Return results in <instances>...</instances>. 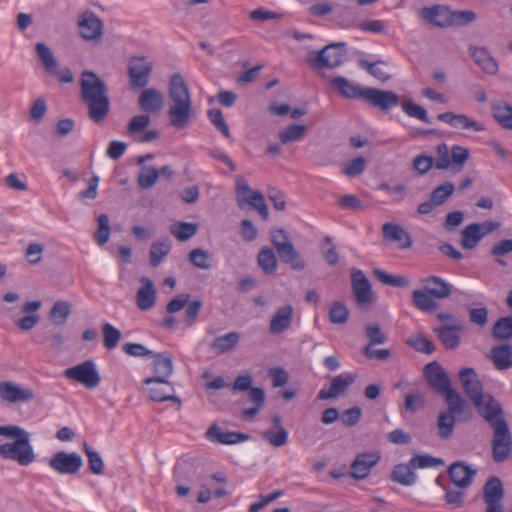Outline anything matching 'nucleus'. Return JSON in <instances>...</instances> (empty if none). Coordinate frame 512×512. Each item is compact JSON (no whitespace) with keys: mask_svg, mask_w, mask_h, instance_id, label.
<instances>
[{"mask_svg":"<svg viewBox=\"0 0 512 512\" xmlns=\"http://www.w3.org/2000/svg\"><path fill=\"white\" fill-rule=\"evenodd\" d=\"M80 94L88 108L89 118L95 123L101 122L110 110L108 88L104 81L92 71H83L80 79Z\"/></svg>","mask_w":512,"mask_h":512,"instance_id":"nucleus-1","label":"nucleus"},{"mask_svg":"<svg viewBox=\"0 0 512 512\" xmlns=\"http://www.w3.org/2000/svg\"><path fill=\"white\" fill-rule=\"evenodd\" d=\"M168 97L170 103L167 115L170 124L179 130L186 128L194 116V110L189 88L178 73L170 78Z\"/></svg>","mask_w":512,"mask_h":512,"instance_id":"nucleus-2","label":"nucleus"},{"mask_svg":"<svg viewBox=\"0 0 512 512\" xmlns=\"http://www.w3.org/2000/svg\"><path fill=\"white\" fill-rule=\"evenodd\" d=\"M153 357L154 376L144 379L143 384L162 386V391L158 393L156 389H148L149 398L155 402L172 401L180 403L179 398L174 395L173 385L168 381L174 369L171 357L164 353L153 354Z\"/></svg>","mask_w":512,"mask_h":512,"instance_id":"nucleus-3","label":"nucleus"},{"mask_svg":"<svg viewBox=\"0 0 512 512\" xmlns=\"http://www.w3.org/2000/svg\"><path fill=\"white\" fill-rule=\"evenodd\" d=\"M424 376L434 392L444 397L445 402L456 404L463 396L451 386V381L444 368L436 361L424 367Z\"/></svg>","mask_w":512,"mask_h":512,"instance_id":"nucleus-4","label":"nucleus"},{"mask_svg":"<svg viewBox=\"0 0 512 512\" xmlns=\"http://www.w3.org/2000/svg\"><path fill=\"white\" fill-rule=\"evenodd\" d=\"M345 57V44L332 43L319 51H310L306 57V61L313 69H334L344 62Z\"/></svg>","mask_w":512,"mask_h":512,"instance_id":"nucleus-5","label":"nucleus"},{"mask_svg":"<svg viewBox=\"0 0 512 512\" xmlns=\"http://www.w3.org/2000/svg\"><path fill=\"white\" fill-rule=\"evenodd\" d=\"M0 457L16 461L21 466H28L35 461V453L30 443V434L0 445Z\"/></svg>","mask_w":512,"mask_h":512,"instance_id":"nucleus-6","label":"nucleus"},{"mask_svg":"<svg viewBox=\"0 0 512 512\" xmlns=\"http://www.w3.org/2000/svg\"><path fill=\"white\" fill-rule=\"evenodd\" d=\"M492 429V457L496 463H502L512 454V434L506 421L495 423Z\"/></svg>","mask_w":512,"mask_h":512,"instance_id":"nucleus-7","label":"nucleus"},{"mask_svg":"<svg viewBox=\"0 0 512 512\" xmlns=\"http://www.w3.org/2000/svg\"><path fill=\"white\" fill-rule=\"evenodd\" d=\"M236 195L237 204L240 208H242L244 204H248L256 209L264 220L269 218L268 207L262 192L252 191L247 181L242 176H237L236 178Z\"/></svg>","mask_w":512,"mask_h":512,"instance_id":"nucleus-8","label":"nucleus"},{"mask_svg":"<svg viewBox=\"0 0 512 512\" xmlns=\"http://www.w3.org/2000/svg\"><path fill=\"white\" fill-rule=\"evenodd\" d=\"M152 69V63L145 56L130 57L127 64L129 88L131 90L145 88L149 83Z\"/></svg>","mask_w":512,"mask_h":512,"instance_id":"nucleus-9","label":"nucleus"},{"mask_svg":"<svg viewBox=\"0 0 512 512\" xmlns=\"http://www.w3.org/2000/svg\"><path fill=\"white\" fill-rule=\"evenodd\" d=\"M64 376L82 384L88 389L96 388L101 381V376L95 362L91 359L66 369Z\"/></svg>","mask_w":512,"mask_h":512,"instance_id":"nucleus-10","label":"nucleus"},{"mask_svg":"<svg viewBox=\"0 0 512 512\" xmlns=\"http://www.w3.org/2000/svg\"><path fill=\"white\" fill-rule=\"evenodd\" d=\"M455 403L446 402L447 410L438 416V433L442 439H448L452 435L457 416L466 411L467 403L464 398H460V402Z\"/></svg>","mask_w":512,"mask_h":512,"instance_id":"nucleus-11","label":"nucleus"},{"mask_svg":"<svg viewBox=\"0 0 512 512\" xmlns=\"http://www.w3.org/2000/svg\"><path fill=\"white\" fill-rule=\"evenodd\" d=\"M48 464L58 474L75 475L81 469L83 460L76 452L58 451L49 459Z\"/></svg>","mask_w":512,"mask_h":512,"instance_id":"nucleus-12","label":"nucleus"},{"mask_svg":"<svg viewBox=\"0 0 512 512\" xmlns=\"http://www.w3.org/2000/svg\"><path fill=\"white\" fill-rule=\"evenodd\" d=\"M504 489L497 477L490 478L483 487V501L486 504L485 512H504Z\"/></svg>","mask_w":512,"mask_h":512,"instance_id":"nucleus-13","label":"nucleus"},{"mask_svg":"<svg viewBox=\"0 0 512 512\" xmlns=\"http://www.w3.org/2000/svg\"><path fill=\"white\" fill-rule=\"evenodd\" d=\"M461 385L474 406H478L480 400H484L483 387L478 376L472 368H462L459 372Z\"/></svg>","mask_w":512,"mask_h":512,"instance_id":"nucleus-14","label":"nucleus"},{"mask_svg":"<svg viewBox=\"0 0 512 512\" xmlns=\"http://www.w3.org/2000/svg\"><path fill=\"white\" fill-rule=\"evenodd\" d=\"M79 33L85 40H97L103 35L104 24L92 11L83 12L78 18Z\"/></svg>","mask_w":512,"mask_h":512,"instance_id":"nucleus-15","label":"nucleus"},{"mask_svg":"<svg viewBox=\"0 0 512 512\" xmlns=\"http://www.w3.org/2000/svg\"><path fill=\"white\" fill-rule=\"evenodd\" d=\"M381 459L379 451L365 452L358 454L351 464L350 475L356 480L365 479L371 469L376 466Z\"/></svg>","mask_w":512,"mask_h":512,"instance_id":"nucleus-16","label":"nucleus"},{"mask_svg":"<svg viewBox=\"0 0 512 512\" xmlns=\"http://www.w3.org/2000/svg\"><path fill=\"white\" fill-rule=\"evenodd\" d=\"M362 98L381 110H388L396 107L400 101L399 96L393 91L380 90L376 88H364Z\"/></svg>","mask_w":512,"mask_h":512,"instance_id":"nucleus-17","label":"nucleus"},{"mask_svg":"<svg viewBox=\"0 0 512 512\" xmlns=\"http://www.w3.org/2000/svg\"><path fill=\"white\" fill-rule=\"evenodd\" d=\"M355 380L356 375L352 373L341 374L334 377L329 388H323L319 391L318 399H334L344 395L349 386L352 385Z\"/></svg>","mask_w":512,"mask_h":512,"instance_id":"nucleus-18","label":"nucleus"},{"mask_svg":"<svg viewBox=\"0 0 512 512\" xmlns=\"http://www.w3.org/2000/svg\"><path fill=\"white\" fill-rule=\"evenodd\" d=\"M475 408L491 428L495 427L497 422L506 421L501 405L490 394L484 395V400H480L479 405Z\"/></svg>","mask_w":512,"mask_h":512,"instance_id":"nucleus-19","label":"nucleus"},{"mask_svg":"<svg viewBox=\"0 0 512 512\" xmlns=\"http://www.w3.org/2000/svg\"><path fill=\"white\" fill-rule=\"evenodd\" d=\"M0 398L8 403L28 402L34 399L29 388H22L11 381L0 382Z\"/></svg>","mask_w":512,"mask_h":512,"instance_id":"nucleus-20","label":"nucleus"},{"mask_svg":"<svg viewBox=\"0 0 512 512\" xmlns=\"http://www.w3.org/2000/svg\"><path fill=\"white\" fill-rule=\"evenodd\" d=\"M352 291L359 305L368 304L372 301L371 284L363 271L352 270L351 275Z\"/></svg>","mask_w":512,"mask_h":512,"instance_id":"nucleus-21","label":"nucleus"},{"mask_svg":"<svg viewBox=\"0 0 512 512\" xmlns=\"http://www.w3.org/2000/svg\"><path fill=\"white\" fill-rule=\"evenodd\" d=\"M294 316V308L290 304L279 307L272 316L269 323V332L279 335L287 331L292 323Z\"/></svg>","mask_w":512,"mask_h":512,"instance_id":"nucleus-22","label":"nucleus"},{"mask_svg":"<svg viewBox=\"0 0 512 512\" xmlns=\"http://www.w3.org/2000/svg\"><path fill=\"white\" fill-rule=\"evenodd\" d=\"M448 473L452 483L460 489H466L472 483L476 471L464 462H455L448 468Z\"/></svg>","mask_w":512,"mask_h":512,"instance_id":"nucleus-23","label":"nucleus"},{"mask_svg":"<svg viewBox=\"0 0 512 512\" xmlns=\"http://www.w3.org/2000/svg\"><path fill=\"white\" fill-rule=\"evenodd\" d=\"M469 55L475 64L485 73L495 75L498 72V63L485 47L470 45Z\"/></svg>","mask_w":512,"mask_h":512,"instance_id":"nucleus-24","label":"nucleus"},{"mask_svg":"<svg viewBox=\"0 0 512 512\" xmlns=\"http://www.w3.org/2000/svg\"><path fill=\"white\" fill-rule=\"evenodd\" d=\"M163 104V94L156 88L144 89L138 98L139 108L147 114L158 113Z\"/></svg>","mask_w":512,"mask_h":512,"instance_id":"nucleus-25","label":"nucleus"},{"mask_svg":"<svg viewBox=\"0 0 512 512\" xmlns=\"http://www.w3.org/2000/svg\"><path fill=\"white\" fill-rule=\"evenodd\" d=\"M140 288L136 293L137 307L142 311L150 310L156 302V289L148 277L140 278Z\"/></svg>","mask_w":512,"mask_h":512,"instance_id":"nucleus-26","label":"nucleus"},{"mask_svg":"<svg viewBox=\"0 0 512 512\" xmlns=\"http://www.w3.org/2000/svg\"><path fill=\"white\" fill-rule=\"evenodd\" d=\"M463 330L461 322L448 324L439 328H435L434 332L447 349H456L460 344V336L458 332Z\"/></svg>","mask_w":512,"mask_h":512,"instance_id":"nucleus-27","label":"nucleus"},{"mask_svg":"<svg viewBox=\"0 0 512 512\" xmlns=\"http://www.w3.org/2000/svg\"><path fill=\"white\" fill-rule=\"evenodd\" d=\"M35 341L50 351L59 352L65 343V335L59 330L45 327L36 335Z\"/></svg>","mask_w":512,"mask_h":512,"instance_id":"nucleus-28","label":"nucleus"},{"mask_svg":"<svg viewBox=\"0 0 512 512\" xmlns=\"http://www.w3.org/2000/svg\"><path fill=\"white\" fill-rule=\"evenodd\" d=\"M382 234L387 241L398 242L402 249H408L412 246L411 236L398 224L385 223L382 226Z\"/></svg>","mask_w":512,"mask_h":512,"instance_id":"nucleus-29","label":"nucleus"},{"mask_svg":"<svg viewBox=\"0 0 512 512\" xmlns=\"http://www.w3.org/2000/svg\"><path fill=\"white\" fill-rule=\"evenodd\" d=\"M437 118L440 121L448 123L456 129H473L475 131H482L484 127L476 121L470 119L465 114H455L453 112H444L438 114Z\"/></svg>","mask_w":512,"mask_h":512,"instance_id":"nucleus-30","label":"nucleus"},{"mask_svg":"<svg viewBox=\"0 0 512 512\" xmlns=\"http://www.w3.org/2000/svg\"><path fill=\"white\" fill-rule=\"evenodd\" d=\"M206 437L209 440L220 444H235L248 440L250 436L248 434L238 432H225L222 431L216 424H213L207 430Z\"/></svg>","mask_w":512,"mask_h":512,"instance_id":"nucleus-31","label":"nucleus"},{"mask_svg":"<svg viewBox=\"0 0 512 512\" xmlns=\"http://www.w3.org/2000/svg\"><path fill=\"white\" fill-rule=\"evenodd\" d=\"M421 283L428 293L436 299H446L452 293V286L438 276H428L421 279Z\"/></svg>","mask_w":512,"mask_h":512,"instance_id":"nucleus-32","label":"nucleus"},{"mask_svg":"<svg viewBox=\"0 0 512 512\" xmlns=\"http://www.w3.org/2000/svg\"><path fill=\"white\" fill-rule=\"evenodd\" d=\"M331 86L338 91L345 98L356 99L362 98V94L364 93V89L358 85L353 84L347 78L338 76L334 77L330 81Z\"/></svg>","mask_w":512,"mask_h":512,"instance_id":"nucleus-33","label":"nucleus"},{"mask_svg":"<svg viewBox=\"0 0 512 512\" xmlns=\"http://www.w3.org/2000/svg\"><path fill=\"white\" fill-rule=\"evenodd\" d=\"M490 358L498 370H506L512 366V347L509 344L495 346L491 349Z\"/></svg>","mask_w":512,"mask_h":512,"instance_id":"nucleus-34","label":"nucleus"},{"mask_svg":"<svg viewBox=\"0 0 512 512\" xmlns=\"http://www.w3.org/2000/svg\"><path fill=\"white\" fill-rule=\"evenodd\" d=\"M413 470L414 467L410 462L408 464H397L391 472L390 479L403 486H412L417 480V475Z\"/></svg>","mask_w":512,"mask_h":512,"instance_id":"nucleus-35","label":"nucleus"},{"mask_svg":"<svg viewBox=\"0 0 512 512\" xmlns=\"http://www.w3.org/2000/svg\"><path fill=\"white\" fill-rule=\"evenodd\" d=\"M240 341V334L238 332H229L225 335L216 337L211 343L210 347L217 354L228 353L233 350Z\"/></svg>","mask_w":512,"mask_h":512,"instance_id":"nucleus-36","label":"nucleus"},{"mask_svg":"<svg viewBox=\"0 0 512 512\" xmlns=\"http://www.w3.org/2000/svg\"><path fill=\"white\" fill-rule=\"evenodd\" d=\"M461 245L464 249H474L480 240L485 236V232L481 231L479 223L467 225L461 232Z\"/></svg>","mask_w":512,"mask_h":512,"instance_id":"nucleus-37","label":"nucleus"},{"mask_svg":"<svg viewBox=\"0 0 512 512\" xmlns=\"http://www.w3.org/2000/svg\"><path fill=\"white\" fill-rule=\"evenodd\" d=\"M413 305L424 312H432L437 309L438 304L434 300V296L428 293L427 289H417L412 292Z\"/></svg>","mask_w":512,"mask_h":512,"instance_id":"nucleus-38","label":"nucleus"},{"mask_svg":"<svg viewBox=\"0 0 512 512\" xmlns=\"http://www.w3.org/2000/svg\"><path fill=\"white\" fill-rule=\"evenodd\" d=\"M307 131L304 124H291L278 133V139L282 145L300 141Z\"/></svg>","mask_w":512,"mask_h":512,"instance_id":"nucleus-39","label":"nucleus"},{"mask_svg":"<svg viewBox=\"0 0 512 512\" xmlns=\"http://www.w3.org/2000/svg\"><path fill=\"white\" fill-rule=\"evenodd\" d=\"M491 109L496 121L502 127L512 130V106L501 101L492 104Z\"/></svg>","mask_w":512,"mask_h":512,"instance_id":"nucleus-40","label":"nucleus"},{"mask_svg":"<svg viewBox=\"0 0 512 512\" xmlns=\"http://www.w3.org/2000/svg\"><path fill=\"white\" fill-rule=\"evenodd\" d=\"M171 250V241L161 240L152 243L149 252V263L152 267H157L163 258H165Z\"/></svg>","mask_w":512,"mask_h":512,"instance_id":"nucleus-41","label":"nucleus"},{"mask_svg":"<svg viewBox=\"0 0 512 512\" xmlns=\"http://www.w3.org/2000/svg\"><path fill=\"white\" fill-rule=\"evenodd\" d=\"M470 152L467 148L455 145L451 148L450 167L453 174L462 171L464 165L468 161Z\"/></svg>","mask_w":512,"mask_h":512,"instance_id":"nucleus-42","label":"nucleus"},{"mask_svg":"<svg viewBox=\"0 0 512 512\" xmlns=\"http://www.w3.org/2000/svg\"><path fill=\"white\" fill-rule=\"evenodd\" d=\"M248 396L250 401L253 402L255 406L252 408L244 409L242 411V416L245 419H252L258 414L260 408L264 405L265 393L262 388L252 387L248 393Z\"/></svg>","mask_w":512,"mask_h":512,"instance_id":"nucleus-43","label":"nucleus"},{"mask_svg":"<svg viewBox=\"0 0 512 512\" xmlns=\"http://www.w3.org/2000/svg\"><path fill=\"white\" fill-rule=\"evenodd\" d=\"M35 50L45 70L50 74L56 73L57 61L49 47L44 43H37Z\"/></svg>","mask_w":512,"mask_h":512,"instance_id":"nucleus-44","label":"nucleus"},{"mask_svg":"<svg viewBox=\"0 0 512 512\" xmlns=\"http://www.w3.org/2000/svg\"><path fill=\"white\" fill-rule=\"evenodd\" d=\"M72 305L67 301H56L49 313L55 325H63L71 314Z\"/></svg>","mask_w":512,"mask_h":512,"instance_id":"nucleus-45","label":"nucleus"},{"mask_svg":"<svg viewBox=\"0 0 512 512\" xmlns=\"http://www.w3.org/2000/svg\"><path fill=\"white\" fill-rule=\"evenodd\" d=\"M257 261L265 274H273L277 268V259L271 248H262L258 253Z\"/></svg>","mask_w":512,"mask_h":512,"instance_id":"nucleus-46","label":"nucleus"},{"mask_svg":"<svg viewBox=\"0 0 512 512\" xmlns=\"http://www.w3.org/2000/svg\"><path fill=\"white\" fill-rule=\"evenodd\" d=\"M373 275L382 284L392 287H407L410 283L409 280L404 276L388 274L379 268H375L373 270Z\"/></svg>","mask_w":512,"mask_h":512,"instance_id":"nucleus-47","label":"nucleus"},{"mask_svg":"<svg viewBox=\"0 0 512 512\" xmlns=\"http://www.w3.org/2000/svg\"><path fill=\"white\" fill-rule=\"evenodd\" d=\"M492 335L497 340L512 338V316L500 318L493 326Z\"/></svg>","mask_w":512,"mask_h":512,"instance_id":"nucleus-48","label":"nucleus"},{"mask_svg":"<svg viewBox=\"0 0 512 512\" xmlns=\"http://www.w3.org/2000/svg\"><path fill=\"white\" fill-rule=\"evenodd\" d=\"M159 179V172L152 166H142L138 174V186L142 189L153 187Z\"/></svg>","mask_w":512,"mask_h":512,"instance_id":"nucleus-49","label":"nucleus"},{"mask_svg":"<svg viewBox=\"0 0 512 512\" xmlns=\"http://www.w3.org/2000/svg\"><path fill=\"white\" fill-rule=\"evenodd\" d=\"M83 451L88 458L89 470L96 475H101L104 472V462L102 457L97 451H94L87 442H83Z\"/></svg>","mask_w":512,"mask_h":512,"instance_id":"nucleus-50","label":"nucleus"},{"mask_svg":"<svg viewBox=\"0 0 512 512\" xmlns=\"http://www.w3.org/2000/svg\"><path fill=\"white\" fill-rule=\"evenodd\" d=\"M190 262L199 269H210L212 267L211 260L212 256L206 250L201 248L193 249L189 252Z\"/></svg>","mask_w":512,"mask_h":512,"instance_id":"nucleus-51","label":"nucleus"},{"mask_svg":"<svg viewBox=\"0 0 512 512\" xmlns=\"http://www.w3.org/2000/svg\"><path fill=\"white\" fill-rule=\"evenodd\" d=\"M455 186L452 182H445L437 186L430 195L431 201L438 205H442L454 193Z\"/></svg>","mask_w":512,"mask_h":512,"instance_id":"nucleus-52","label":"nucleus"},{"mask_svg":"<svg viewBox=\"0 0 512 512\" xmlns=\"http://www.w3.org/2000/svg\"><path fill=\"white\" fill-rule=\"evenodd\" d=\"M103 344L108 350L114 349L121 338V332L109 323L102 325Z\"/></svg>","mask_w":512,"mask_h":512,"instance_id":"nucleus-53","label":"nucleus"},{"mask_svg":"<svg viewBox=\"0 0 512 512\" xmlns=\"http://www.w3.org/2000/svg\"><path fill=\"white\" fill-rule=\"evenodd\" d=\"M151 123V117L149 114H139L133 116L127 125V134L134 136L146 129Z\"/></svg>","mask_w":512,"mask_h":512,"instance_id":"nucleus-54","label":"nucleus"},{"mask_svg":"<svg viewBox=\"0 0 512 512\" xmlns=\"http://www.w3.org/2000/svg\"><path fill=\"white\" fill-rule=\"evenodd\" d=\"M262 438L273 447H282L288 441V431L285 428L280 430L268 429L262 433Z\"/></svg>","mask_w":512,"mask_h":512,"instance_id":"nucleus-55","label":"nucleus"},{"mask_svg":"<svg viewBox=\"0 0 512 512\" xmlns=\"http://www.w3.org/2000/svg\"><path fill=\"white\" fill-rule=\"evenodd\" d=\"M348 308L342 303L335 301L331 304L329 310V320L333 324H345L348 321Z\"/></svg>","mask_w":512,"mask_h":512,"instance_id":"nucleus-56","label":"nucleus"},{"mask_svg":"<svg viewBox=\"0 0 512 512\" xmlns=\"http://www.w3.org/2000/svg\"><path fill=\"white\" fill-rule=\"evenodd\" d=\"M401 107L409 117L416 118L425 123L430 122L427 111L422 106L414 103L412 100L403 101L401 103Z\"/></svg>","mask_w":512,"mask_h":512,"instance_id":"nucleus-57","label":"nucleus"},{"mask_svg":"<svg viewBox=\"0 0 512 512\" xmlns=\"http://www.w3.org/2000/svg\"><path fill=\"white\" fill-rule=\"evenodd\" d=\"M98 229L94 234L95 241L99 245H104L108 242L110 237V226H109V218L106 214H101L97 217Z\"/></svg>","mask_w":512,"mask_h":512,"instance_id":"nucleus-58","label":"nucleus"},{"mask_svg":"<svg viewBox=\"0 0 512 512\" xmlns=\"http://www.w3.org/2000/svg\"><path fill=\"white\" fill-rule=\"evenodd\" d=\"M410 464L414 469L443 466L444 461L431 455H415L410 459Z\"/></svg>","mask_w":512,"mask_h":512,"instance_id":"nucleus-59","label":"nucleus"},{"mask_svg":"<svg viewBox=\"0 0 512 512\" xmlns=\"http://www.w3.org/2000/svg\"><path fill=\"white\" fill-rule=\"evenodd\" d=\"M198 226L195 223L180 222L172 228L171 233L180 241H186L197 232Z\"/></svg>","mask_w":512,"mask_h":512,"instance_id":"nucleus-60","label":"nucleus"},{"mask_svg":"<svg viewBox=\"0 0 512 512\" xmlns=\"http://www.w3.org/2000/svg\"><path fill=\"white\" fill-rule=\"evenodd\" d=\"M444 12L445 10L439 6L424 7L422 9L421 15L427 22L439 27H443L445 26V22L441 19V17Z\"/></svg>","mask_w":512,"mask_h":512,"instance_id":"nucleus-61","label":"nucleus"},{"mask_svg":"<svg viewBox=\"0 0 512 512\" xmlns=\"http://www.w3.org/2000/svg\"><path fill=\"white\" fill-rule=\"evenodd\" d=\"M365 335L369 340L370 346L381 345L387 341V337L381 330L379 324H369L365 327Z\"/></svg>","mask_w":512,"mask_h":512,"instance_id":"nucleus-62","label":"nucleus"},{"mask_svg":"<svg viewBox=\"0 0 512 512\" xmlns=\"http://www.w3.org/2000/svg\"><path fill=\"white\" fill-rule=\"evenodd\" d=\"M209 120L225 136L230 137L229 128L225 122L222 112L219 109H210L207 112Z\"/></svg>","mask_w":512,"mask_h":512,"instance_id":"nucleus-63","label":"nucleus"},{"mask_svg":"<svg viewBox=\"0 0 512 512\" xmlns=\"http://www.w3.org/2000/svg\"><path fill=\"white\" fill-rule=\"evenodd\" d=\"M186 306H187V308L185 310L184 321L187 324V326L190 327L197 321V318L202 309L203 303L199 299H196L193 301L189 300V302Z\"/></svg>","mask_w":512,"mask_h":512,"instance_id":"nucleus-64","label":"nucleus"}]
</instances>
